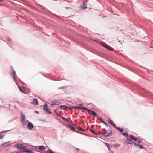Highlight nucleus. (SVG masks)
<instances>
[{"label":"nucleus","mask_w":153,"mask_h":153,"mask_svg":"<svg viewBox=\"0 0 153 153\" xmlns=\"http://www.w3.org/2000/svg\"><path fill=\"white\" fill-rule=\"evenodd\" d=\"M133 140L135 141L136 142L138 141L137 138H135L134 136L131 135L129 136V138H126V141L128 143L131 144H135V143L133 141Z\"/></svg>","instance_id":"nucleus-1"},{"label":"nucleus","mask_w":153,"mask_h":153,"mask_svg":"<svg viewBox=\"0 0 153 153\" xmlns=\"http://www.w3.org/2000/svg\"><path fill=\"white\" fill-rule=\"evenodd\" d=\"M20 121L22 126L26 125L28 122V120H26L25 116L22 113L20 115Z\"/></svg>","instance_id":"nucleus-2"},{"label":"nucleus","mask_w":153,"mask_h":153,"mask_svg":"<svg viewBox=\"0 0 153 153\" xmlns=\"http://www.w3.org/2000/svg\"><path fill=\"white\" fill-rule=\"evenodd\" d=\"M101 134L105 136H108L111 134L112 132L109 130L106 131L105 129H104L102 130L101 132Z\"/></svg>","instance_id":"nucleus-3"},{"label":"nucleus","mask_w":153,"mask_h":153,"mask_svg":"<svg viewBox=\"0 0 153 153\" xmlns=\"http://www.w3.org/2000/svg\"><path fill=\"white\" fill-rule=\"evenodd\" d=\"M47 104H45L44 105L43 109L44 110L46 113L48 114H51L50 109L49 107L47 106Z\"/></svg>","instance_id":"nucleus-4"},{"label":"nucleus","mask_w":153,"mask_h":153,"mask_svg":"<svg viewBox=\"0 0 153 153\" xmlns=\"http://www.w3.org/2000/svg\"><path fill=\"white\" fill-rule=\"evenodd\" d=\"M61 103V102H59V100H55L51 102V105L53 106L55 105H59Z\"/></svg>","instance_id":"nucleus-5"},{"label":"nucleus","mask_w":153,"mask_h":153,"mask_svg":"<svg viewBox=\"0 0 153 153\" xmlns=\"http://www.w3.org/2000/svg\"><path fill=\"white\" fill-rule=\"evenodd\" d=\"M102 45L103 46H104V47L107 49L108 50H113L112 48H111V47H110V46H109L108 45H107V44H106V43L104 42L102 43Z\"/></svg>","instance_id":"nucleus-6"},{"label":"nucleus","mask_w":153,"mask_h":153,"mask_svg":"<svg viewBox=\"0 0 153 153\" xmlns=\"http://www.w3.org/2000/svg\"><path fill=\"white\" fill-rule=\"evenodd\" d=\"M86 110H87V109ZM87 111L89 114L94 116H96L97 115V114L94 111H92L90 110H87Z\"/></svg>","instance_id":"nucleus-7"},{"label":"nucleus","mask_w":153,"mask_h":153,"mask_svg":"<svg viewBox=\"0 0 153 153\" xmlns=\"http://www.w3.org/2000/svg\"><path fill=\"white\" fill-rule=\"evenodd\" d=\"M27 127L28 129L31 130L33 128V124L31 122H29L28 124Z\"/></svg>","instance_id":"nucleus-8"},{"label":"nucleus","mask_w":153,"mask_h":153,"mask_svg":"<svg viewBox=\"0 0 153 153\" xmlns=\"http://www.w3.org/2000/svg\"><path fill=\"white\" fill-rule=\"evenodd\" d=\"M108 121H109L110 124L113 127H114V128H117V126L111 120L108 119Z\"/></svg>","instance_id":"nucleus-9"},{"label":"nucleus","mask_w":153,"mask_h":153,"mask_svg":"<svg viewBox=\"0 0 153 153\" xmlns=\"http://www.w3.org/2000/svg\"><path fill=\"white\" fill-rule=\"evenodd\" d=\"M31 103L36 105H38V102L36 98L34 99L33 101L31 102Z\"/></svg>","instance_id":"nucleus-10"},{"label":"nucleus","mask_w":153,"mask_h":153,"mask_svg":"<svg viewBox=\"0 0 153 153\" xmlns=\"http://www.w3.org/2000/svg\"><path fill=\"white\" fill-rule=\"evenodd\" d=\"M80 7L83 9H86L87 8L86 5L84 2H83V4L80 5Z\"/></svg>","instance_id":"nucleus-11"},{"label":"nucleus","mask_w":153,"mask_h":153,"mask_svg":"<svg viewBox=\"0 0 153 153\" xmlns=\"http://www.w3.org/2000/svg\"><path fill=\"white\" fill-rule=\"evenodd\" d=\"M139 143H140V142H139V141H137V142H136L135 143V146H139V147H140V148L141 149H143V147L141 145H139Z\"/></svg>","instance_id":"nucleus-12"},{"label":"nucleus","mask_w":153,"mask_h":153,"mask_svg":"<svg viewBox=\"0 0 153 153\" xmlns=\"http://www.w3.org/2000/svg\"><path fill=\"white\" fill-rule=\"evenodd\" d=\"M115 128L117 129L120 132H122L124 131V129L121 128L117 127V128Z\"/></svg>","instance_id":"nucleus-13"},{"label":"nucleus","mask_w":153,"mask_h":153,"mask_svg":"<svg viewBox=\"0 0 153 153\" xmlns=\"http://www.w3.org/2000/svg\"><path fill=\"white\" fill-rule=\"evenodd\" d=\"M12 73L13 74V77L14 79H15L16 78V72L15 71V70H14V69H13Z\"/></svg>","instance_id":"nucleus-14"},{"label":"nucleus","mask_w":153,"mask_h":153,"mask_svg":"<svg viewBox=\"0 0 153 153\" xmlns=\"http://www.w3.org/2000/svg\"><path fill=\"white\" fill-rule=\"evenodd\" d=\"M67 108V107L66 106L64 105H62L61 106L60 108L64 110L66 109Z\"/></svg>","instance_id":"nucleus-15"},{"label":"nucleus","mask_w":153,"mask_h":153,"mask_svg":"<svg viewBox=\"0 0 153 153\" xmlns=\"http://www.w3.org/2000/svg\"><path fill=\"white\" fill-rule=\"evenodd\" d=\"M44 149H45L44 146H40L39 147V149L40 150H42Z\"/></svg>","instance_id":"nucleus-16"},{"label":"nucleus","mask_w":153,"mask_h":153,"mask_svg":"<svg viewBox=\"0 0 153 153\" xmlns=\"http://www.w3.org/2000/svg\"><path fill=\"white\" fill-rule=\"evenodd\" d=\"M122 134L126 137H127L128 136V134L126 132L123 133Z\"/></svg>","instance_id":"nucleus-17"},{"label":"nucleus","mask_w":153,"mask_h":153,"mask_svg":"<svg viewBox=\"0 0 153 153\" xmlns=\"http://www.w3.org/2000/svg\"><path fill=\"white\" fill-rule=\"evenodd\" d=\"M77 130H80V131H85L84 129H82L80 127H79L77 128Z\"/></svg>","instance_id":"nucleus-18"},{"label":"nucleus","mask_w":153,"mask_h":153,"mask_svg":"<svg viewBox=\"0 0 153 153\" xmlns=\"http://www.w3.org/2000/svg\"><path fill=\"white\" fill-rule=\"evenodd\" d=\"M26 153H33V151H30L28 149H26Z\"/></svg>","instance_id":"nucleus-19"},{"label":"nucleus","mask_w":153,"mask_h":153,"mask_svg":"<svg viewBox=\"0 0 153 153\" xmlns=\"http://www.w3.org/2000/svg\"><path fill=\"white\" fill-rule=\"evenodd\" d=\"M70 128H71V129L73 131H76L75 128L71 126H69Z\"/></svg>","instance_id":"nucleus-20"},{"label":"nucleus","mask_w":153,"mask_h":153,"mask_svg":"<svg viewBox=\"0 0 153 153\" xmlns=\"http://www.w3.org/2000/svg\"><path fill=\"white\" fill-rule=\"evenodd\" d=\"M76 108H77V109H79V108H80V109H85V110H87V109H86V108L85 107H83V108H81V107H76Z\"/></svg>","instance_id":"nucleus-21"},{"label":"nucleus","mask_w":153,"mask_h":153,"mask_svg":"<svg viewBox=\"0 0 153 153\" xmlns=\"http://www.w3.org/2000/svg\"><path fill=\"white\" fill-rule=\"evenodd\" d=\"M47 153H53V152L51 151L48 150L47 151Z\"/></svg>","instance_id":"nucleus-22"},{"label":"nucleus","mask_w":153,"mask_h":153,"mask_svg":"<svg viewBox=\"0 0 153 153\" xmlns=\"http://www.w3.org/2000/svg\"><path fill=\"white\" fill-rule=\"evenodd\" d=\"M4 137V135H1V134H0V139H2Z\"/></svg>","instance_id":"nucleus-23"},{"label":"nucleus","mask_w":153,"mask_h":153,"mask_svg":"<svg viewBox=\"0 0 153 153\" xmlns=\"http://www.w3.org/2000/svg\"><path fill=\"white\" fill-rule=\"evenodd\" d=\"M19 90H20V91L21 92H24L23 91H22V88H21L20 87H19Z\"/></svg>","instance_id":"nucleus-24"},{"label":"nucleus","mask_w":153,"mask_h":153,"mask_svg":"<svg viewBox=\"0 0 153 153\" xmlns=\"http://www.w3.org/2000/svg\"><path fill=\"white\" fill-rule=\"evenodd\" d=\"M62 118L65 121H68V120L67 119H66V118H65L64 117H62Z\"/></svg>","instance_id":"nucleus-25"},{"label":"nucleus","mask_w":153,"mask_h":153,"mask_svg":"<svg viewBox=\"0 0 153 153\" xmlns=\"http://www.w3.org/2000/svg\"><path fill=\"white\" fill-rule=\"evenodd\" d=\"M91 131L93 133V134H96L95 132L93 131V130H91Z\"/></svg>","instance_id":"nucleus-26"},{"label":"nucleus","mask_w":153,"mask_h":153,"mask_svg":"<svg viewBox=\"0 0 153 153\" xmlns=\"http://www.w3.org/2000/svg\"><path fill=\"white\" fill-rule=\"evenodd\" d=\"M18 147H19L20 148L22 147V146H21V144H19L18 145Z\"/></svg>","instance_id":"nucleus-27"},{"label":"nucleus","mask_w":153,"mask_h":153,"mask_svg":"<svg viewBox=\"0 0 153 153\" xmlns=\"http://www.w3.org/2000/svg\"><path fill=\"white\" fill-rule=\"evenodd\" d=\"M75 149L78 151H79V149L77 148H75Z\"/></svg>","instance_id":"nucleus-28"},{"label":"nucleus","mask_w":153,"mask_h":153,"mask_svg":"<svg viewBox=\"0 0 153 153\" xmlns=\"http://www.w3.org/2000/svg\"><path fill=\"white\" fill-rule=\"evenodd\" d=\"M54 111L55 113L56 114H57V112H56V109H55L54 110Z\"/></svg>","instance_id":"nucleus-29"},{"label":"nucleus","mask_w":153,"mask_h":153,"mask_svg":"<svg viewBox=\"0 0 153 153\" xmlns=\"http://www.w3.org/2000/svg\"><path fill=\"white\" fill-rule=\"evenodd\" d=\"M0 1H3V0H0Z\"/></svg>","instance_id":"nucleus-30"},{"label":"nucleus","mask_w":153,"mask_h":153,"mask_svg":"<svg viewBox=\"0 0 153 153\" xmlns=\"http://www.w3.org/2000/svg\"><path fill=\"white\" fill-rule=\"evenodd\" d=\"M79 105L80 106H81V105Z\"/></svg>","instance_id":"nucleus-31"}]
</instances>
